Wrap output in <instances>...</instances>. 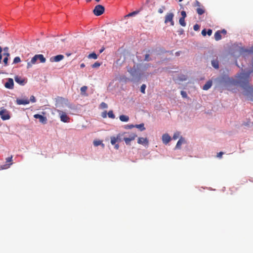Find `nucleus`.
<instances>
[{"label":"nucleus","instance_id":"f257e3e1","mask_svg":"<svg viewBox=\"0 0 253 253\" xmlns=\"http://www.w3.org/2000/svg\"><path fill=\"white\" fill-rule=\"evenodd\" d=\"M251 72L247 73H242L240 76L239 83L241 85L245 87L248 86L249 78Z\"/></svg>","mask_w":253,"mask_h":253},{"label":"nucleus","instance_id":"f03ea898","mask_svg":"<svg viewBox=\"0 0 253 253\" xmlns=\"http://www.w3.org/2000/svg\"><path fill=\"white\" fill-rule=\"evenodd\" d=\"M105 11L104 7L100 4L97 5L95 6L93 13L96 16H100L102 15Z\"/></svg>","mask_w":253,"mask_h":253},{"label":"nucleus","instance_id":"7ed1b4c3","mask_svg":"<svg viewBox=\"0 0 253 253\" xmlns=\"http://www.w3.org/2000/svg\"><path fill=\"white\" fill-rule=\"evenodd\" d=\"M0 116L3 121L9 120L10 118L9 111L4 108H0Z\"/></svg>","mask_w":253,"mask_h":253},{"label":"nucleus","instance_id":"20e7f679","mask_svg":"<svg viewBox=\"0 0 253 253\" xmlns=\"http://www.w3.org/2000/svg\"><path fill=\"white\" fill-rule=\"evenodd\" d=\"M137 137V135L134 133L129 134L128 137H124V140L126 145H130V142L134 140Z\"/></svg>","mask_w":253,"mask_h":253},{"label":"nucleus","instance_id":"39448f33","mask_svg":"<svg viewBox=\"0 0 253 253\" xmlns=\"http://www.w3.org/2000/svg\"><path fill=\"white\" fill-rule=\"evenodd\" d=\"M174 17V14L169 12L166 14L165 16V23H167L168 22H170V25L172 26L174 25V21L173 20V18Z\"/></svg>","mask_w":253,"mask_h":253},{"label":"nucleus","instance_id":"423d86ee","mask_svg":"<svg viewBox=\"0 0 253 253\" xmlns=\"http://www.w3.org/2000/svg\"><path fill=\"white\" fill-rule=\"evenodd\" d=\"M58 112L60 115V120L62 122L64 123H68L69 122L70 118L67 115L66 113L60 110H58Z\"/></svg>","mask_w":253,"mask_h":253},{"label":"nucleus","instance_id":"0eeeda50","mask_svg":"<svg viewBox=\"0 0 253 253\" xmlns=\"http://www.w3.org/2000/svg\"><path fill=\"white\" fill-rule=\"evenodd\" d=\"M35 119H39L40 123L45 124L47 123V118L42 115L40 114H35L34 115Z\"/></svg>","mask_w":253,"mask_h":253},{"label":"nucleus","instance_id":"6e6552de","mask_svg":"<svg viewBox=\"0 0 253 253\" xmlns=\"http://www.w3.org/2000/svg\"><path fill=\"white\" fill-rule=\"evenodd\" d=\"M4 86L8 89H12L14 87L13 80L11 78H8L7 82L5 84Z\"/></svg>","mask_w":253,"mask_h":253},{"label":"nucleus","instance_id":"1a4fd4ad","mask_svg":"<svg viewBox=\"0 0 253 253\" xmlns=\"http://www.w3.org/2000/svg\"><path fill=\"white\" fill-rule=\"evenodd\" d=\"M137 143L139 144L148 146L149 141L147 138L139 137L138 138Z\"/></svg>","mask_w":253,"mask_h":253},{"label":"nucleus","instance_id":"9d476101","mask_svg":"<svg viewBox=\"0 0 253 253\" xmlns=\"http://www.w3.org/2000/svg\"><path fill=\"white\" fill-rule=\"evenodd\" d=\"M16 103L18 105H26L30 103V100L27 99H17Z\"/></svg>","mask_w":253,"mask_h":253},{"label":"nucleus","instance_id":"9b49d317","mask_svg":"<svg viewBox=\"0 0 253 253\" xmlns=\"http://www.w3.org/2000/svg\"><path fill=\"white\" fill-rule=\"evenodd\" d=\"M64 58L63 55L60 54L50 58V61L51 62H59Z\"/></svg>","mask_w":253,"mask_h":253},{"label":"nucleus","instance_id":"f8f14e48","mask_svg":"<svg viewBox=\"0 0 253 253\" xmlns=\"http://www.w3.org/2000/svg\"><path fill=\"white\" fill-rule=\"evenodd\" d=\"M37 54L35 55L31 60L30 62L27 63V68H31L33 64H35L38 60Z\"/></svg>","mask_w":253,"mask_h":253},{"label":"nucleus","instance_id":"ddd939ff","mask_svg":"<svg viewBox=\"0 0 253 253\" xmlns=\"http://www.w3.org/2000/svg\"><path fill=\"white\" fill-rule=\"evenodd\" d=\"M12 156L10 157L7 158L6 159V162L7 163H10L3 165L2 166H1V169H7V168H9L10 166L12 165V163H11L12 162Z\"/></svg>","mask_w":253,"mask_h":253},{"label":"nucleus","instance_id":"4468645a","mask_svg":"<svg viewBox=\"0 0 253 253\" xmlns=\"http://www.w3.org/2000/svg\"><path fill=\"white\" fill-rule=\"evenodd\" d=\"M171 138L168 134H164L162 136V141L164 143L167 144L170 140Z\"/></svg>","mask_w":253,"mask_h":253},{"label":"nucleus","instance_id":"2eb2a0df","mask_svg":"<svg viewBox=\"0 0 253 253\" xmlns=\"http://www.w3.org/2000/svg\"><path fill=\"white\" fill-rule=\"evenodd\" d=\"M15 81L16 83L21 85H23L25 83V80L18 76H16L15 77Z\"/></svg>","mask_w":253,"mask_h":253},{"label":"nucleus","instance_id":"dca6fc26","mask_svg":"<svg viewBox=\"0 0 253 253\" xmlns=\"http://www.w3.org/2000/svg\"><path fill=\"white\" fill-rule=\"evenodd\" d=\"M221 32L220 30L216 31L214 34V38L215 40L217 41H219L221 39Z\"/></svg>","mask_w":253,"mask_h":253},{"label":"nucleus","instance_id":"f3484780","mask_svg":"<svg viewBox=\"0 0 253 253\" xmlns=\"http://www.w3.org/2000/svg\"><path fill=\"white\" fill-rule=\"evenodd\" d=\"M185 142V140L182 137H181L179 140L178 141L176 145L175 146V148L177 149H179L180 148V146L181 144Z\"/></svg>","mask_w":253,"mask_h":253},{"label":"nucleus","instance_id":"a211bd4d","mask_svg":"<svg viewBox=\"0 0 253 253\" xmlns=\"http://www.w3.org/2000/svg\"><path fill=\"white\" fill-rule=\"evenodd\" d=\"M212 85V82L211 81H208L206 83V84L203 86V89L204 90H208L209 89Z\"/></svg>","mask_w":253,"mask_h":253},{"label":"nucleus","instance_id":"6ab92c4d","mask_svg":"<svg viewBox=\"0 0 253 253\" xmlns=\"http://www.w3.org/2000/svg\"><path fill=\"white\" fill-rule=\"evenodd\" d=\"M93 145L95 146H98L99 145H101L103 148L104 147V144L102 143V141L101 140H94L93 141Z\"/></svg>","mask_w":253,"mask_h":253},{"label":"nucleus","instance_id":"aec40b11","mask_svg":"<svg viewBox=\"0 0 253 253\" xmlns=\"http://www.w3.org/2000/svg\"><path fill=\"white\" fill-rule=\"evenodd\" d=\"M119 118H120V120L122 122H126L129 120V117L127 116L122 115H121Z\"/></svg>","mask_w":253,"mask_h":253},{"label":"nucleus","instance_id":"412c9836","mask_svg":"<svg viewBox=\"0 0 253 253\" xmlns=\"http://www.w3.org/2000/svg\"><path fill=\"white\" fill-rule=\"evenodd\" d=\"M38 59L40 61L41 63H44L46 61L45 58L42 54H37Z\"/></svg>","mask_w":253,"mask_h":253},{"label":"nucleus","instance_id":"4be33fe9","mask_svg":"<svg viewBox=\"0 0 253 253\" xmlns=\"http://www.w3.org/2000/svg\"><path fill=\"white\" fill-rule=\"evenodd\" d=\"M87 89L86 86H83L81 88V93L83 95H86V91Z\"/></svg>","mask_w":253,"mask_h":253},{"label":"nucleus","instance_id":"5701e85b","mask_svg":"<svg viewBox=\"0 0 253 253\" xmlns=\"http://www.w3.org/2000/svg\"><path fill=\"white\" fill-rule=\"evenodd\" d=\"M212 66L215 68V69H218L219 68L218 62L216 60H213L211 61Z\"/></svg>","mask_w":253,"mask_h":253},{"label":"nucleus","instance_id":"b1692460","mask_svg":"<svg viewBox=\"0 0 253 253\" xmlns=\"http://www.w3.org/2000/svg\"><path fill=\"white\" fill-rule=\"evenodd\" d=\"M134 126L137 128L140 129L141 131H143L145 129L144 124H140L139 125H136Z\"/></svg>","mask_w":253,"mask_h":253},{"label":"nucleus","instance_id":"393cba45","mask_svg":"<svg viewBox=\"0 0 253 253\" xmlns=\"http://www.w3.org/2000/svg\"><path fill=\"white\" fill-rule=\"evenodd\" d=\"M196 11L197 13L200 15H202L205 13V9L201 7L197 8Z\"/></svg>","mask_w":253,"mask_h":253},{"label":"nucleus","instance_id":"a878e982","mask_svg":"<svg viewBox=\"0 0 253 253\" xmlns=\"http://www.w3.org/2000/svg\"><path fill=\"white\" fill-rule=\"evenodd\" d=\"M179 24L183 27L186 26V22H185V19L183 18H180L179 20Z\"/></svg>","mask_w":253,"mask_h":253},{"label":"nucleus","instance_id":"bb28decb","mask_svg":"<svg viewBox=\"0 0 253 253\" xmlns=\"http://www.w3.org/2000/svg\"><path fill=\"white\" fill-rule=\"evenodd\" d=\"M88 58L96 59L97 58V55L96 53L93 52V53L89 54L88 56Z\"/></svg>","mask_w":253,"mask_h":253},{"label":"nucleus","instance_id":"cd10ccee","mask_svg":"<svg viewBox=\"0 0 253 253\" xmlns=\"http://www.w3.org/2000/svg\"><path fill=\"white\" fill-rule=\"evenodd\" d=\"M139 12V11H134L132 12L129 13L128 14L126 15L125 17H130L134 15H135L136 14H138Z\"/></svg>","mask_w":253,"mask_h":253},{"label":"nucleus","instance_id":"c85d7f7f","mask_svg":"<svg viewBox=\"0 0 253 253\" xmlns=\"http://www.w3.org/2000/svg\"><path fill=\"white\" fill-rule=\"evenodd\" d=\"M108 116L110 118L114 119L115 118V116L114 115L113 112L112 110H110L108 113Z\"/></svg>","mask_w":253,"mask_h":253},{"label":"nucleus","instance_id":"c756f323","mask_svg":"<svg viewBox=\"0 0 253 253\" xmlns=\"http://www.w3.org/2000/svg\"><path fill=\"white\" fill-rule=\"evenodd\" d=\"M117 141V138H116L115 137L113 136L111 137V143L112 145H115Z\"/></svg>","mask_w":253,"mask_h":253},{"label":"nucleus","instance_id":"7c9ffc66","mask_svg":"<svg viewBox=\"0 0 253 253\" xmlns=\"http://www.w3.org/2000/svg\"><path fill=\"white\" fill-rule=\"evenodd\" d=\"M21 61L20 58L18 56H17L14 58L13 63L16 64L19 63Z\"/></svg>","mask_w":253,"mask_h":253},{"label":"nucleus","instance_id":"2f4dec72","mask_svg":"<svg viewBox=\"0 0 253 253\" xmlns=\"http://www.w3.org/2000/svg\"><path fill=\"white\" fill-rule=\"evenodd\" d=\"M179 135H180V133L178 132H176L174 133L172 138L173 139L176 140L177 138H178V137H179Z\"/></svg>","mask_w":253,"mask_h":253},{"label":"nucleus","instance_id":"473e14b6","mask_svg":"<svg viewBox=\"0 0 253 253\" xmlns=\"http://www.w3.org/2000/svg\"><path fill=\"white\" fill-rule=\"evenodd\" d=\"M100 65H101V64L100 63H99L98 62H96L93 64H92L91 66L92 68H95L99 67Z\"/></svg>","mask_w":253,"mask_h":253},{"label":"nucleus","instance_id":"72a5a7b5","mask_svg":"<svg viewBox=\"0 0 253 253\" xmlns=\"http://www.w3.org/2000/svg\"><path fill=\"white\" fill-rule=\"evenodd\" d=\"M146 85L143 84H142L141 86V87H140V91L142 93H145V88H146Z\"/></svg>","mask_w":253,"mask_h":253},{"label":"nucleus","instance_id":"f704fd0d","mask_svg":"<svg viewBox=\"0 0 253 253\" xmlns=\"http://www.w3.org/2000/svg\"><path fill=\"white\" fill-rule=\"evenodd\" d=\"M8 57H5L3 59V63L5 66H7L8 64Z\"/></svg>","mask_w":253,"mask_h":253},{"label":"nucleus","instance_id":"c9c22d12","mask_svg":"<svg viewBox=\"0 0 253 253\" xmlns=\"http://www.w3.org/2000/svg\"><path fill=\"white\" fill-rule=\"evenodd\" d=\"M193 29L195 31H198L200 29V26L198 24H196L194 25Z\"/></svg>","mask_w":253,"mask_h":253},{"label":"nucleus","instance_id":"e433bc0d","mask_svg":"<svg viewBox=\"0 0 253 253\" xmlns=\"http://www.w3.org/2000/svg\"><path fill=\"white\" fill-rule=\"evenodd\" d=\"M134 126L133 125H126L125 126V128L126 129H131L134 127Z\"/></svg>","mask_w":253,"mask_h":253},{"label":"nucleus","instance_id":"4c0bfd02","mask_svg":"<svg viewBox=\"0 0 253 253\" xmlns=\"http://www.w3.org/2000/svg\"><path fill=\"white\" fill-rule=\"evenodd\" d=\"M181 15L182 16V17L181 18H183L185 19V17H186V13L185 11H182L181 12Z\"/></svg>","mask_w":253,"mask_h":253},{"label":"nucleus","instance_id":"58836bf2","mask_svg":"<svg viewBox=\"0 0 253 253\" xmlns=\"http://www.w3.org/2000/svg\"><path fill=\"white\" fill-rule=\"evenodd\" d=\"M181 94L182 96L184 98H186L187 96L186 92L184 91H181Z\"/></svg>","mask_w":253,"mask_h":253},{"label":"nucleus","instance_id":"ea45409f","mask_svg":"<svg viewBox=\"0 0 253 253\" xmlns=\"http://www.w3.org/2000/svg\"><path fill=\"white\" fill-rule=\"evenodd\" d=\"M165 9V7L164 6H162V8L159 9L158 12L159 13H162Z\"/></svg>","mask_w":253,"mask_h":253},{"label":"nucleus","instance_id":"a19ab883","mask_svg":"<svg viewBox=\"0 0 253 253\" xmlns=\"http://www.w3.org/2000/svg\"><path fill=\"white\" fill-rule=\"evenodd\" d=\"M202 35L203 36H206V35L207 34V30L206 29H203L202 31V33H201Z\"/></svg>","mask_w":253,"mask_h":253},{"label":"nucleus","instance_id":"79ce46f5","mask_svg":"<svg viewBox=\"0 0 253 253\" xmlns=\"http://www.w3.org/2000/svg\"><path fill=\"white\" fill-rule=\"evenodd\" d=\"M30 101L32 102H35L36 100V98L33 95H32L31 97H30Z\"/></svg>","mask_w":253,"mask_h":253},{"label":"nucleus","instance_id":"37998d69","mask_svg":"<svg viewBox=\"0 0 253 253\" xmlns=\"http://www.w3.org/2000/svg\"><path fill=\"white\" fill-rule=\"evenodd\" d=\"M101 106L102 108H107L108 107L107 104L104 102H102L101 104Z\"/></svg>","mask_w":253,"mask_h":253},{"label":"nucleus","instance_id":"c03bdc74","mask_svg":"<svg viewBox=\"0 0 253 253\" xmlns=\"http://www.w3.org/2000/svg\"><path fill=\"white\" fill-rule=\"evenodd\" d=\"M150 60V58L149 57V55L148 54H146L145 56V60L148 61Z\"/></svg>","mask_w":253,"mask_h":253},{"label":"nucleus","instance_id":"a18cd8bd","mask_svg":"<svg viewBox=\"0 0 253 253\" xmlns=\"http://www.w3.org/2000/svg\"><path fill=\"white\" fill-rule=\"evenodd\" d=\"M123 134H119L117 135L116 137V138H117V140H121V136L123 135Z\"/></svg>","mask_w":253,"mask_h":253},{"label":"nucleus","instance_id":"49530a36","mask_svg":"<svg viewBox=\"0 0 253 253\" xmlns=\"http://www.w3.org/2000/svg\"><path fill=\"white\" fill-rule=\"evenodd\" d=\"M212 30L211 29H209L207 31V34L208 36H211V35L212 34Z\"/></svg>","mask_w":253,"mask_h":253},{"label":"nucleus","instance_id":"de8ad7c7","mask_svg":"<svg viewBox=\"0 0 253 253\" xmlns=\"http://www.w3.org/2000/svg\"><path fill=\"white\" fill-rule=\"evenodd\" d=\"M223 154V153L222 152H220L217 154V157L219 158H221L222 155Z\"/></svg>","mask_w":253,"mask_h":253},{"label":"nucleus","instance_id":"09e8293b","mask_svg":"<svg viewBox=\"0 0 253 253\" xmlns=\"http://www.w3.org/2000/svg\"><path fill=\"white\" fill-rule=\"evenodd\" d=\"M194 6H195L200 7V3L198 1H196L195 3Z\"/></svg>","mask_w":253,"mask_h":253},{"label":"nucleus","instance_id":"8fccbe9b","mask_svg":"<svg viewBox=\"0 0 253 253\" xmlns=\"http://www.w3.org/2000/svg\"><path fill=\"white\" fill-rule=\"evenodd\" d=\"M3 54L4 56H5V57H8L10 56V54L8 53V51L6 52H4Z\"/></svg>","mask_w":253,"mask_h":253},{"label":"nucleus","instance_id":"3c124183","mask_svg":"<svg viewBox=\"0 0 253 253\" xmlns=\"http://www.w3.org/2000/svg\"><path fill=\"white\" fill-rule=\"evenodd\" d=\"M220 32H221V34H223L224 35H225L227 33L225 29H223V30L220 31Z\"/></svg>","mask_w":253,"mask_h":253},{"label":"nucleus","instance_id":"603ef678","mask_svg":"<svg viewBox=\"0 0 253 253\" xmlns=\"http://www.w3.org/2000/svg\"><path fill=\"white\" fill-rule=\"evenodd\" d=\"M8 47H5L4 48H3V50L4 51V52H8Z\"/></svg>","mask_w":253,"mask_h":253},{"label":"nucleus","instance_id":"864d4df0","mask_svg":"<svg viewBox=\"0 0 253 253\" xmlns=\"http://www.w3.org/2000/svg\"><path fill=\"white\" fill-rule=\"evenodd\" d=\"M180 53H181V51H178L176 52L175 54L176 56H178L180 55Z\"/></svg>","mask_w":253,"mask_h":253},{"label":"nucleus","instance_id":"5fc2aeb1","mask_svg":"<svg viewBox=\"0 0 253 253\" xmlns=\"http://www.w3.org/2000/svg\"><path fill=\"white\" fill-rule=\"evenodd\" d=\"M119 144H115V148L116 149H119Z\"/></svg>","mask_w":253,"mask_h":253},{"label":"nucleus","instance_id":"6e6d98bb","mask_svg":"<svg viewBox=\"0 0 253 253\" xmlns=\"http://www.w3.org/2000/svg\"><path fill=\"white\" fill-rule=\"evenodd\" d=\"M80 67L81 68H84L85 67V65L84 63H82L80 65Z\"/></svg>","mask_w":253,"mask_h":253},{"label":"nucleus","instance_id":"4d7b16f0","mask_svg":"<svg viewBox=\"0 0 253 253\" xmlns=\"http://www.w3.org/2000/svg\"><path fill=\"white\" fill-rule=\"evenodd\" d=\"M2 50V49L1 47L0 46V54H1Z\"/></svg>","mask_w":253,"mask_h":253},{"label":"nucleus","instance_id":"13d9d810","mask_svg":"<svg viewBox=\"0 0 253 253\" xmlns=\"http://www.w3.org/2000/svg\"><path fill=\"white\" fill-rule=\"evenodd\" d=\"M186 78L184 77V78L180 79V80L183 81V80H186Z\"/></svg>","mask_w":253,"mask_h":253},{"label":"nucleus","instance_id":"bf43d9fd","mask_svg":"<svg viewBox=\"0 0 253 253\" xmlns=\"http://www.w3.org/2000/svg\"><path fill=\"white\" fill-rule=\"evenodd\" d=\"M104 48H102V49H100V53H101L102 52H103V51L104 50Z\"/></svg>","mask_w":253,"mask_h":253},{"label":"nucleus","instance_id":"052dcab7","mask_svg":"<svg viewBox=\"0 0 253 253\" xmlns=\"http://www.w3.org/2000/svg\"><path fill=\"white\" fill-rule=\"evenodd\" d=\"M103 116V117L105 118V117H106V114H105V115H103V116Z\"/></svg>","mask_w":253,"mask_h":253},{"label":"nucleus","instance_id":"680f3d73","mask_svg":"<svg viewBox=\"0 0 253 253\" xmlns=\"http://www.w3.org/2000/svg\"><path fill=\"white\" fill-rule=\"evenodd\" d=\"M96 2H99V1H100L101 0H95Z\"/></svg>","mask_w":253,"mask_h":253},{"label":"nucleus","instance_id":"e2e57ef3","mask_svg":"<svg viewBox=\"0 0 253 253\" xmlns=\"http://www.w3.org/2000/svg\"><path fill=\"white\" fill-rule=\"evenodd\" d=\"M91 0H86L87 2H90Z\"/></svg>","mask_w":253,"mask_h":253},{"label":"nucleus","instance_id":"0e129e2a","mask_svg":"<svg viewBox=\"0 0 253 253\" xmlns=\"http://www.w3.org/2000/svg\"><path fill=\"white\" fill-rule=\"evenodd\" d=\"M183 0H179V1H182Z\"/></svg>","mask_w":253,"mask_h":253}]
</instances>
